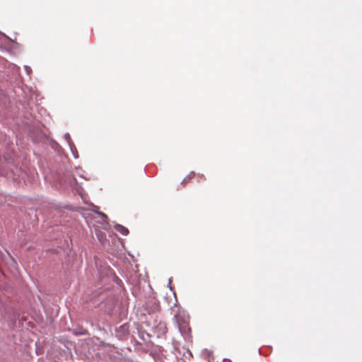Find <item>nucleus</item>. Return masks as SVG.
I'll use <instances>...</instances> for the list:
<instances>
[{
  "label": "nucleus",
  "instance_id": "obj_3",
  "mask_svg": "<svg viewBox=\"0 0 362 362\" xmlns=\"http://www.w3.org/2000/svg\"><path fill=\"white\" fill-rule=\"evenodd\" d=\"M98 214L104 219H107V216L103 213L100 212Z\"/></svg>",
  "mask_w": 362,
  "mask_h": 362
},
{
  "label": "nucleus",
  "instance_id": "obj_1",
  "mask_svg": "<svg viewBox=\"0 0 362 362\" xmlns=\"http://www.w3.org/2000/svg\"><path fill=\"white\" fill-rule=\"evenodd\" d=\"M195 176L194 172L189 173L182 180V184H187Z\"/></svg>",
  "mask_w": 362,
  "mask_h": 362
},
{
  "label": "nucleus",
  "instance_id": "obj_4",
  "mask_svg": "<svg viewBox=\"0 0 362 362\" xmlns=\"http://www.w3.org/2000/svg\"><path fill=\"white\" fill-rule=\"evenodd\" d=\"M199 177L202 180H205V176L204 175H198Z\"/></svg>",
  "mask_w": 362,
  "mask_h": 362
},
{
  "label": "nucleus",
  "instance_id": "obj_2",
  "mask_svg": "<svg viewBox=\"0 0 362 362\" xmlns=\"http://www.w3.org/2000/svg\"><path fill=\"white\" fill-rule=\"evenodd\" d=\"M116 230L117 231H119V233H121L122 235H127V233H128V230L127 228L121 226V225H118L116 226Z\"/></svg>",
  "mask_w": 362,
  "mask_h": 362
}]
</instances>
